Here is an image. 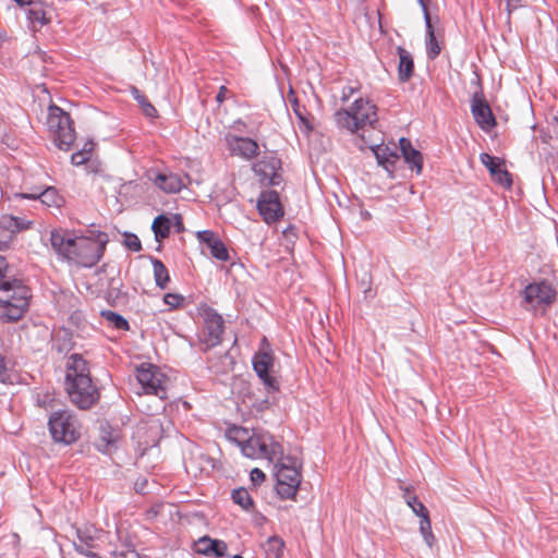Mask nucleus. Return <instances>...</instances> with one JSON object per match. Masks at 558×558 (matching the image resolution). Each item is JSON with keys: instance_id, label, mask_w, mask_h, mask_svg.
I'll return each mask as SVG.
<instances>
[{"instance_id": "44", "label": "nucleus", "mask_w": 558, "mask_h": 558, "mask_svg": "<svg viewBox=\"0 0 558 558\" xmlns=\"http://www.w3.org/2000/svg\"><path fill=\"white\" fill-rule=\"evenodd\" d=\"M265 478V473L258 468L253 469L250 473V480L254 486L260 485Z\"/></svg>"}, {"instance_id": "21", "label": "nucleus", "mask_w": 558, "mask_h": 558, "mask_svg": "<svg viewBox=\"0 0 558 558\" xmlns=\"http://www.w3.org/2000/svg\"><path fill=\"white\" fill-rule=\"evenodd\" d=\"M400 150L404 158V161L409 165L412 170L416 173H421L423 168V156L422 154L412 146L410 140L401 137L399 141Z\"/></svg>"}, {"instance_id": "8", "label": "nucleus", "mask_w": 558, "mask_h": 558, "mask_svg": "<svg viewBox=\"0 0 558 558\" xmlns=\"http://www.w3.org/2000/svg\"><path fill=\"white\" fill-rule=\"evenodd\" d=\"M242 453L251 459L265 458L275 461L282 458V445L269 433H255L241 442Z\"/></svg>"}, {"instance_id": "45", "label": "nucleus", "mask_w": 558, "mask_h": 558, "mask_svg": "<svg viewBox=\"0 0 558 558\" xmlns=\"http://www.w3.org/2000/svg\"><path fill=\"white\" fill-rule=\"evenodd\" d=\"M89 160V157L86 155V151L77 150L71 156V163L74 166H82Z\"/></svg>"}, {"instance_id": "55", "label": "nucleus", "mask_w": 558, "mask_h": 558, "mask_svg": "<svg viewBox=\"0 0 558 558\" xmlns=\"http://www.w3.org/2000/svg\"><path fill=\"white\" fill-rule=\"evenodd\" d=\"M20 7L33 5L36 3L34 0H14Z\"/></svg>"}, {"instance_id": "27", "label": "nucleus", "mask_w": 558, "mask_h": 558, "mask_svg": "<svg viewBox=\"0 0 558 558\" xmlns=\"http://www.w3.org/2000/svg\"><path fill=\"white\" fill-rule=\"evenodd\" d=\"M26 16L28 22L33 25V27H41L50 23V19L47 17V13L44 10L41 3H34L33 5H31L26 12Z\"/></svg>"}, {"instance_id": "23", "label": "nucleus", "mask_w": 558, "mask_h": 558, "mask_svg": "<svg viewBox=\"0 0 558 558\" xmlns=\"http://www.w3.org/2000/svg\"><path fill=\"white\" fill-rule=\"evenodd\" d=\"M397 51L399 56L398 77L400 82H407L413 75V58L411 53L401 46L397 48Z\"/></svg>"}, {"instance_id": "58", "label": "nucleus", "mask_w": 558, "mask_h": 558, "mask_svg": "<svg viewBox=\"0 0 558 558\" xmlns=\"http://www.w3.org/2000/svg\"><path fill=\"white\" fill-rule=\"evenodd\" d=\"M235 124H242V125H244V123H243L242 121H240V120H239V121H236V122H235Z\"/></svg>"}, {"instance_id": "33", "label": "nucleus", "mask_w": 558, "mask_h": 558, "mask_svg": "<svg viewBox=\"0 0 558 558\" xmlns=\"http://www.w3.org/2000/svg\"><path fill=\"white\" fill-rule=\"evenodd\" d=\"M36 196H39L37 201H40L41 204L48 207L59 206L61 201L57 189L53 186L44 185L41 192H38Z\"/></svg>"}, {"instance_id": "24", "label": "nucleus", "mask_w": 558, "mask_h": 558, "mask_svg": "<svg viewBox=\"0 0 558 558\" xmlns=\"http://www.w3.org/2000/svg\"><path fill=\"white\" fill-rule=\"evenodd\" d=\"M424 22L426 27V53L428 59L434 60L439 56L441 48L437 41L429 12H425Z\"/></svg>"}, {"instance_id": "30", "label": "nucleus", "mask_w": 558, "mask_h": 558, "mask_svg": "<svg viewBox=\"0 0 558 558\" xmlns=\"http://www.w3.org/2000/svg\"><path fill=\"white\" fill-rule=\"evenodd\" d=\"M232 501L240 506L244 511L250 512L254 509V500L246 488L239 487L231 493Z\"/></svg>"}, {"instance_id": "42", "label": "nucleus", "mask_w": 558, "mask_h": 558, "mask_svg": "<svg viewBox=\"0 0 558 558\" xmlns=\"http://www.w3.org/2000/svg\"><path fill=\"white\" fill-rule=\"evenodd\" d=\"M163 302L170 307V308H178L182 305L184 302V298L181 294L178 293H167L163 296Z\"/></svg>"}, {"instance_id": "7", "label": "nucleus", "mask_w": 558, "mask_h": 558, "mask_svg": "<svg viewBox=\"0 0 558 558\" xmlns=\"http://www.w3.org/2000/svg\"><path fill=\"white\" fill-rule=\"evenodd\" d=\"M46 123L54 145L61 150H70L76 137L70 114L57 105H50Z\"/></svg>"}, {"instance_id": "14", "label": "nucleus", "mask_w": 558, "mask_h": 558, "mask_svg": "<svg viewBox=\"0 0 558 558\" xmlns=\"http://www.w3.org/2000/svg\"><path fill=\"white\" fill-rule=\"evenodd\" d=\"M225 142L232 156L244 160H252L259 154L258 143L251 137H243L229 133L225 136Z\"/></svg>"}, {"instance_id": "47", "label": "nucleus", "mask_w": 558, "mask_h": 558, "mask_svg": "<svg viewBox=\"0 0 558 558\" xmlns=\"http://www.w3.org/2000/svg\"><path fill=\"white\" fill-rule=\"evenodd\" d=\"M172 226L175 227L177 232H182L184 230L182 217L179 214L172 216Z\"/></svg>"}, {"instance_id": "16", "label": "nucleus", "mask_w": 558, "mask_h": 558, "mask_svg": "<svg viewBox=\"0 0 558 558\" xmlns=\"http://www.w3.org/2000/svg\"><path fill=\"white\" fill-rule=\"evenodd\" d=\"M471 111L475 122L485 131H490L496 125L495 117L482 93H475L471 101Z\"/></svg>"}, {"instance_id": "31", "label": "nucleus", "mask_w": 558, "mask_h": 558, "mask_svg": "<svg viewBox=\"0 0 558 558\" xmlns=\"http://www.w3.org/2000/svg\"><path fill=\"white\" fill-rule=\"evenodd\" d=\"M44 185H31L28 183L27 178L23 180L21 189L22 192L13 193L12 196H9V199H31L37 201L39 196H36L38 192H41Z\"/></svg>"}, {"instance_id": "3", "label": "nucleus", "mask_w": 558, "mask_h": 558, "mask_svg": "<svg viewBox=\"0 0 558 558\" xmlns=\"http://www.w3.org/2000/svg\"><path fill=\"white\" fill-rule=\"evenodd\" d=\"M0 292L4 294L0 299L3 308L0 318L5 323L20 320L28 311L31 290L21 279L9 275V267L3 256H0Z\"/></svg>"}, {"instance_id": "13", "label": "nucleus", "mask_w": 558, "mask_h": 558, "mask_svg": "<svg viewBox=\"0 0 558 558\" xmlns=\"http://www.w3.org/2000/svg\"><path fill=\"white\" fill-rule=\"evenodd\" d=\"M257 209L263 220L270 225L283 216V207L278 192L274 190L263 191L257 201Z\"/></svg>"}, {"instance_id": "5", "label": "nucleus", "mask_w": 558, "mask_h": 558, "mask_svg": "<svg viewBox=\"0 0 558 558\" xmlns=\"http://www.w3.org/2000/svg\"><path fill=\"white\" fill-rule=\"evenodd\" d=\"M275 461L276 492L281 499H293L302 481L301 464L295 458L283 454Z\"/></svg>"}, {"instance_id": "11", "label": "nucleus", "mask_w": 558, "mask_h": 558, "mask_svg": "<svg viewBox=\"0 0 558 558\" xmlns=\"http://www.w3.org/2000/svg\"><path fill=\"white\" fill-rule=\"evenodd\" d=\"M136 379L143 392L154 395L160 400L167 399V375L156 365L143 363L136 368Z\"/></svg>"}, {"instance_id": "20", "label": "nucleus", "mask_w": 558, "mask_h": 558, "mask_svg": "<svg viewBox=\"0 0 558 558\" xmlns=\"http://www.w3.org/2000/svg\"><path fill=\"white\" fill-rule=\"evenodd\" d=\"M154 184L168 194H175L185 187L182 178L179 174L169 173H157L154 178H150Z\"/></svg>"}, {"instance_id": "50", "label": "nucleus", "mask_w": 558, "mask_h": 558, "mask_svg": "<svg viewBox=\"0 0 558 558\" xmlns=\"http://www.w3.org/2000/svg\"><path fill=\"white\" fill-rule=\"evenodd\" d=\"M94 147H95V143L93 141H87L84 144V146L82 147V149H80V150L86 151V155L90 158V154L94 150Z\"/></svg>"}, {"instance_id": "9", "label": "nucleus", "mask_w": 558, "mask_h": 558, "mask_svg": "<svg viewBox=\"0 0 558 558\" xmlns=\"http://www.w3.org/2000/svg\"><path fill=\"white\" fill-rule=\"evenodd\" d=\"M522 294L524 307L535 315H543L555 303L558 293L550 282L539 280L529 283Z\"/></svg>"}, {"instance_id": "32", "label": "nucleus", "mask_w": 558, "mask_h": 558, "mask_svg": "<svg viewBox=\"0 0 558 558\" xmlns=\"http://www.w3.org/2000/svg\"><path fill=\"white\" fill-rule=\"evenodd\" d=\"M403 498L405 504L418 518L421 515L429 513L427 508L418 500V498L414 494H412L411 487L403 488Z\"/></svg>"}, {"instance_id": "2", "label": "nucleus", "mask_w": 558, "mask_h": 558, "mask_svg": "<svg viewBox=\"0 0 558 558\" xmlns=\"http://www.w3.org/2000/svg\"><path fill=\"white\" fill-rule=\"evenodd\" d=\"M64 389L70 401L80 410H89L98 403L100 392L94 384L88 362L78 353L65 362Z\"/></svg>"}, {"instance_id": "38", "label": "nucleus", "mask_w": 558, "mask_h": 558, "mask_svg": "<svg viewBox=\"0 0 558 558\" xmlns=\"http://www.w3.org/2000/svg\"><path fill=\"white\" fill-rule=\"evenodd\" d=\"M132 95H133L134 99L142 107V110L146 117H148V118L157 117L156 108L150 104V101L147 99V97L145 95H143L136 87H133Z\"/></svg>"}, {"instance_id": "37", "label": "nucleus", "mask_w": 558, "mask_h": 558, "mask_svg": "<svg viewBox=\"0 0 558 558\" xmlns=\"http://www.w3.org/2000/svg\"><path fill=\"white\" fill-rule=\"evenodd\" d=\"M284 543L279 536H270L265 546V551L269 558H280L283 554Z\"/></svg>"}, {"instance_id": "35", "label": "nucleus", "mask_w": 558, "mask_h": 558, "mask_svg": "<svg viewBox=\"0 0 558 558\" xmlns=\"http://www.w3.org/2000/svg\"><path fill=\"white\" fill-rule=\"evenodd\" d=\"M101 316L109 323L112 325V327H114L116 329L118 330H129L130 329V324L129 322L120 314L113 312V311H110V310H107V311H102L101 312Z\"/></svg>"}, {"instance_id": "34", "label": "nucleus", "mask_w": 558, "mask_h": 558, "mask_svg": "<svg viewBox=\"0 0 558 558\" xmlns=\"http://www.w3.org/2000/svg\"><path fill=\"white\" fill-rule=\"evenodd\" d=\"M255 373L264 385V389L267 395L276 393L279 391L280 383L277 377L270 374V371Z\"/></svg>"}, {"instance_id": "59", "label": "nucleus", "mask_w": 558, "mask_h": 558, "mask_svg": "<svg viewBox=\"0 0 558 558\" xmlns=\"http://www.w3.org/2000/svg\"><path fill=\"white\" fill-rule=\"evenodd\" d=\"M233 558H243V557L240 555H235Z\"/></svg>"}, {"instance_id": "41", "label": "nucleus", "mask_w": 558, "mask_h": 558, "mask_svg": "<svg viewBox=\"0 0 558 558\" xmlns=\"http://www.w3.org/2000/svg\"><path fill=\"white\" fill-rule=\"evenodd\" d=\"M124 244L132 252H140L142 250L141 241L134 233H125Z\"/></svg>"}, {"instance_id": "52", "label": "nucleus", "mask_w": 558, "mask_h": 558, "mask_svg": "<svg viewBox=\"0 0 558 558\" xmlns=\"http://www.w3.org/2000/svg\"><path fill=\"white\" fill-rule=\"evenodd\" d=\"M146 484H147V480L146 478H144L142 481H140V480L136 481V483H135L136 492L141 493V494H145V486H146Z\"/></svg>"}, {"instance_id": "25", "label": "nucleus", "mask_w": 558, "mask_h": 558, "mask_svg": "<svg viewBox=\"0 0 558 558\" xmlns=\"http://www.w3.org/2000/svg\"><path fill=\"white\" fill-rule=\"evenodd\" d=\"M373 151L378 165L383 166L387 171H390V168H393L396 161L399 159L397 149L386 145H377L373 148Z\"/></svg>"}, {"instance_id": "26", "label": "nucleus", "mask_w": 558, "mask_h": 558, "mask_svg": "<svg viewBox=\"0 0 558 558\" xmlns=\"http://www.w3.org/2000/svg\"><path fill=\"white\" fill-rule=\"evenodd\" d=\"M172 227V219L168 216L161 214L157 216L151 225V229L155 234V240L158 243H161L165 239H167L170 234V229Z\"/></svg>"}, {"instance_id": "48", "label": "nucleus", "mask_w": 558, "mask_h": 558, "mask_svg": "<svg viewBox=\"0 0 558 558\" xmlns=\"http://www.w3.org/2000/svg\"><path fill=\"white\" fill-rule=\"evenodd\" d=\"M101 442H104V446L99 444L98 449L102 452H109L110 448L113 446V441L109 438L102 437Z\"/></svg>"}, {"instance_id": "57", "label": "nucleus", "mask_w": 558, "mask_h": 558, "mask_svg": "<svg viewBox=\"0 0 558 558\" xmlns=\"http://www.w3.org/2000/svg\"><path fill=\"white\" fill-rule=\"evenodd\" d=\"M269 404V401L268 399H264L262 402H260V405H259V409H265L267 408Z\"/></svg>"}, {"instance_id": "29", "label": "nucleus", "mask_w": 558, "mask_h": 558, "mask_svg": "<svg viewBox=\"0 0 558 558\" xmlns=\"http://www.w3.org/2000/svg\"><path fill=\"white\" fill-rule=\"evenodd\" d=\"M151 264L156 286L160 289H166L170 281V276L167 267L161 260L155 257L151 258Z\"/></svg>"}, {"instance_id": "4", "label": "nucleus", "mask_w": 558, "mask_h": 558, "mask_svg": "<svg viewBox=\"0 0 558 558\" xmlns=\"http://www.w3.org/2000/svg\"><path fill=\"white\" fill-rule=\"evenodd\" d=\"M377 108L369 100L357 98L350 109L337 110L333 114L336 125L354 134L377 122Z\"/></svg>"}, {"instance_id": "56", "label": "nucleus", "mask_w": 558, "mask_h": 558, "mask_svg": "<svg viewBox=\"0 0 558 558\" xmlns=\"http://www.w3.org/2000/svg\"><path fill=\"white\" fill-rule=\"evenodd\" d=\"M428 0H417V2L420 3L421 8H422V11H423V14L425 15V12H428V8H427V2Z\"/></svg>"}, {"instance_id": "53", "label": "nucleus", "mask_w": 558, "mask_h": 558, "mask_svg": "<svg viewBox=\"0 0 558 558\" xmlns=\"http://www.w3.org/2000/svg\"><path fill=\"white\" fill-rule=\"evenodd\" d=\"M70 344H71V343H70V339H69V340H65L62 344L57 343V344H56V349H57V351H58V352H60V353H61V352H65V351H69V350H70V348H71V345H70Z\"/></svg>"}, {"instance_id": "19", "label": "nucleus", "mask_w": 558, "mask_h": 558, "mask_svg": "<svg viewBox=\"0 0 558 558\" xmlns=\"http://www.w3.org/2000/svg\"><path fill=\"white\" fill-rule=\"evenodd\" d=\"M481 162L488 169L493 180L505 187L512 185L511 174L505 167L504 160L487 153L480 155Z\"/></svg>"}, {"instance_id": "22", "label": "nucleus", "mask_w": 558, "mask_h": 558, "mask_svg": "<svg viewBox=\"0 0 558 558\" xmlns=\"http://www.w3.org/2000/svg\"><path fill=\"white\" fill-rule=\"evenodd\" d=\"M227 549L228 546L223 541L211 539L207 536L202 537L197 543V553L205 556L223 557Z\"/></svg>"}, {"instance_id": "15", "label": "nucleus", "mask_w": 558, "mask_h": 558, "mask_svg": "<svg viewBox=\"0 0 558 558\" xmlns=\"http://www.w3.org/2000/svg\"><path fill=\"white\" fill-rule=\"evenodd\" d=\"M33 221L22 217L4 215L0 219V250L8 246L13 236L24 230H28Z\"/></svg>"}, {"instance_id": "49", "label": "nucleus", "mask_w": 558, "mask_h": 558, "mask_svg": "<svg viewBox=\"0 0 558 558\" xmlns=\"http://www.w3.org/2000/svg\"><path fill=\"white\" fill-rule=\"evenodd\" d=\"M521 0H506V8L509 14L519 8Z\"/></svg>"}, {"instance_id": "43", "label": "nucleus", "mask_w": 558, "mask_h": 558, "mask_svg": "<svg viewBox=\"0 0 558 558\" xmlns=\"http://www.w3.org/2000/svg\"><path fill=\"white\" fill-rule=\"evenodd\" d=\"M360 90V84L343 86L341 90L340 99L342 102H347L355 93Z\"/></svg>"}, {"instance_id": "17", "label": "nucleus", "mask_w": 558, "mask_h": 558, "mask_svg": "<svg viewBox=\"0 0 558 558\" xmlns=\"http://www.w3.org/2000/svg\"><path fill=\"white\" fill-rule=\"evenodd\" d=\"M198 242L205 245L211 255L217 260L228 262L230 254L227 245L220 239V236L211 230H202L196 233Z\"/></svg>"}, {"instance_id": "40", "label": "nucleus", "mask_w": 558, "mask_h": 558, "mask_svg": "<svg viewBox=\"0 0 558 558\" xmlns=\"http://www.w3.org/2000/svg\"><path fill=\"white\" fill-rule=\"evenodd\" d=\"M227 435L241 447V442L245 441L247 438V429L240 426H232L228 428Z\"/></svg>"}, {"instance_id": "39", "label": "nucleus", "mask_w": 558, "mask_h": 558, "mask_svg": "<svg viewBox=\"0 0 558 558\" xmlns=\"http://www.w3.org/2000/svg\"><path fill=\"white\" fill-rule=\"evenodd\" d=\"M292 109L300 121V129H303L305 132H311L313 126L306 117V108L304 106H301L298 99H294L292 101Z\"/></svg>"}, {"instance_id": "28", "label": "nucleus", "mask_w": 558, "mask_h": 558, "mask_svg": "<svg viewBox=\"0 0 558 558\" xmlns=\"http://www.w3.org/2000/svg\"><path fill=\"white\" fill-rule=\"evenodd\" d=\"M274 362L272 353L259 350L252 359L253 369L254 372L271 371Z\"/></svg>"}, {"instance_id": "54", "label": "nucleus", "mask_w": 558, "mask_h": 558, "mask_svg": "<svg viewBox=\"0 0 558 558\" xmlns=\"http://www.w3.org/2000/svg\"><path fill=\"white\" fill-rule=\"evenodd\" d=\"M159 509L158 507H151L147 510L146 515L148 519H153L158 515Z\"/></svg>"}, {"instance_id": "46", "label": "nucleus", "mask_w": 558, "mask_h": 558, "mask_svg": "<svg viewBox=\"0 0 558 558\" xmlns=\"http://www.w3.org/2000/svg\"><path fill=\"white\" fill-rule=\"evenodd\" d=\"M0 381L3 384L10 381V374L7 368L5 359L1 353H0Z\"/></svg>"}, {"instance_id": "51", "label": "nucleus", "mask_w": 558, "mask_h": 558, "mask_svg": "<svg viewBox=\"0 0 558 558\" xmlns=\"http://www.w3.org/2000/svg\"><path fill=\"white\" fill-rule=\"evenodd\" d=\"M227 92H228V88L226 86H220L219 92L216 96L217 102H219V104L223 102Z\"/></svg>"}, {"instance_id": "10", "label": "nucleus", "mask_w": 558, "mask_h": 558, "mask_svg": "<svg viewBox=\"0 0 558 558\" xmlns=\"http://www.w3.org/2000/svg\"><path fill=\"white\" fill-rule=\"evenodd\" d=\"M197 311L204 320V330L198 336L199 350L206 352L221 343L225 320L217 311L206 304H202Z\"/></svg>"}, {"instance_id": "18", "label": "nucleus", "mask_w": 558, "mask_h": 558, "mask_svg": "<svg viewBox=\"0 0 558 558\" xmlns=\"http://www.w3.org/2000/svg\"><path fill=\"white\" fill-rule=\"evenodd\" d=\"M77 542H74V549L77 554L90 557V558H99L96 553L92 549L97 547L96 542L99 539L102 534L101 530H97L93 526L78 529L77 532Z\"/></svg>"}, {"instance_id": "12", "label": "nucleus", "mask_w": 558, "mask_h": 558, "mask_svg": "<svg viewBox=\"0 0 558 558\" xmlns=\"http://www.w3.org/2000/svg\"><path fill=\"white\" fill-rule=\"evenodd\" d=\"M252 169L262 184L276 186L282 181L281 159L275 151L265 154L253 163Z\"/></svg>"}, {"instance_id": "1", "label": "nucleus", "mask_w": 558, "mask_h": 558, "mask_svg": "<svg viewBox=\"0 0 558 558\" xmlns=\"http://www.w3.org/2000/svg\"><path fill=\"white\" fill-rule=\"evenodd\" d=\"M90 233L92 236H75L69 230L54 229L50 233V243L60 259L89 268L101 259L109 241L106 232Z\"/></svg>"}, {"instance_id": "36", "label": "nucleus", "mask_w": 558, "mask_h": 558, "mask_svg": "<svg viewBox=\"0 0 558 558\" xmlns=\"http://www.w3.org/2000/svg\"><path fill=\"white\" fill-rule=\"evenodd\" d=\"M420 533L426 545L432 548L435 542V536L432 531L429 513L420 517Z\"/></svg>"}, {"instance_id": "6", "label": "nucleus", "mask_w": 558, "mask_h": 558, "mask_svg": "<svg viewBox=\"0 0 558 558\" xmlns=\"http://www.w3.org/2000/svg\"><path fill=\"white\" fill-rule=\"evenodd\" d=\"M48 429L51 438L57 444L72 445L81 437V424L74 412L60 409L50 413Z\"/></svg>"}]
</instances>
